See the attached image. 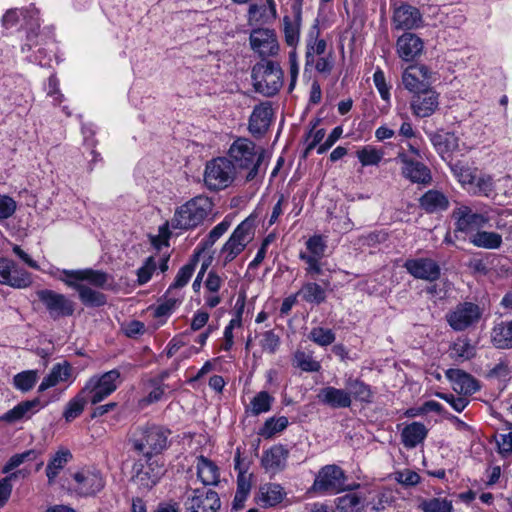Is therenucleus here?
Segmentation results:
<instances>
[{
	"label": "nucleus",
	"mask_w": 512,
	"mask_h": 512,
	"mask_svg": "<svg viewBox=\"0 0 512 512\" xmlns=\"http://www.w3.org/2000/svg\"><path fill=\"white\" fill-rule=\"evenodd\" d=\"M265 154L266 150L263 147L257 146L247 138L236 139L229 149L230 161L235 171L239 174L244 173L247 182L255 180L258 176Z\"/></svg>",
	"instance_id": "nucleus-1"
},
{
	"label": "nucleus",
	"mask_w": 512,
	"mask_h": 512,
	"mask_svg": "<svg viewBox=\"0 0 512 512\" xmlns=\"http://www.w3.org/2000/svg\"><path fill=\"white\" fill-rule=\"evenodd\" d=\"M213 209V203L207 196H196L176 209L172 226L176 229L189 230L201 225Z\"/></svg>",
	"instance_id": "nucleus-2"
},
{
	"label": "nucleus",
	"mask_w": 512,
	"mask_h": 512,
	"mask_svg": "<svg viewBox=\"0 0 512 512\" xmlns=\"http://www.w3.org/2000/svg\"><path fill=\"white\" fill-rule=\"evenodd\" d=\"M170 431L161 426L139 427L132 435L134 450L147 458L160 454L168 446Z\"/></svg>",
	"instance_id": "nucleus-3"
},
{
	"label": "nucleus",
	"mask_w": 512,
	"mask_h": 512,
	"mask_svg": "<svg viewBox=\"0 0 512 512\" xmlns=\"http://www.w3.org/2000/svg\"><path fill=\"white\" fill-rule=\"evenodd\" d=\"M256 92L266 97L278 93L283 84V70L279 63L263 60L254 65L251 73Z\"/></svg>",
	"instance_id": "nucleus-4"
},
{
	"label": "nucleus",
	"mask_w": 512,
	"mask_h": 512,
	"mask_svg": "<svg viewBox=\"0 0 512 512\" xmlns=\"http://www.w3.org/2000/svg\"><path fill=\"white\" fill-rule=\"evenodd\" d=\"M320 30L318 21L310 28L306 37V54H305V69L315 64V69L319 73L330 74L333 69L334 61L331 54L328 56L320 57L315 62V56H321L326 51V41L318 39Z\"/></svg>",
	"instance_id": "nucleus-5"
},
{
	"label": "nucleus",
	"mask_w": 512,
	"mask_h": 512,
	"mask_svg": "<svg viewBox=\"0 0 512 512\" xmlns=\"http://www.w3.org/2000/svg\"><path fill=\"white\" fill-rule=\"evenodd\" d=\"M255 234V219L247 217L243 220L230 235L222 246L220 255L223 256L224 265L233 261L247 245L252 241Z\"/></svg>",
	"instance_id": "nucleus-6"
},
{
	"label": "nucleus",
	"mask_w": 512,
	"mask_h": 512,
	"mask_svg": "<svg viewBox=\"0 0 512 512\" xmlns=\"http://www.w3.org/2000/svg\"><path fill=\"white\" fill-rule=\"evenodd\" d=\"M235 174L233 163L225 157H218L206 164L204 183L210 190H221L233 182Z\"/></svg>",
	"instance_id": "nucleus-7"
},
{
	"label": "nucleus",
	"mask_w": 512,
	"mask_h": 512,
	"mask_svg": "<svg viewBox=\"0 0 512 512\" xmlns=\"http://www.w3.org/2000/svg\"><path fill=\"white\" fill-rule=\"evenodd\" d=\"M120 372L112 369L100 376H92L85 384L84 392L90 396V402L95 405L111 395L120 383Z\"/></svg>",
	"instance_id": "nucleus-8"
},
{
	"label": "nucleus",
	"mask_w": 512,
	"mask_h": 512,
	"mask_svg": "<svg viewBox=\"0 0 512 512\" xmlns=\"http://www.w3.org/2000/svg\"><path fill=\"white\" fill-rule=\"evenodd\" d=\"M36 296L53 320L70 317L74 314L75 303L64 294L50 289H42L36 292Z\"/></svg>",
	"instance_id": "nucleus-9"
},
{
	"label": "nucleus",
	"mask_w": 512,
	"mask_h": 512,
	"mask_svg": "<svg viewBox=\"0 0 512 512\" xmlns=\"http://www.w3.org/2000/svg\"><path fill=\"white\" fill-rule=\"evenodd\" d=\"M482 316L481 308L472 302L459 303L449 314L447 322L455 331H464L479 322Z\"/></svg>",
	"instance_id": "nucleus-10"
},
{
	"label": "nucleus",
	"mask_w": 512,
	"mask_h": 512,
	"mask_svg": "<svg viewBox=\"0 0 512 512\" xmlns=\"http://www.w3.org/2000/svg\"><path fill=\"white\" fill-rule=\"evenodd\" d=\"M345 474L337 465H326L320 469L312 485L315 492H340L345 490Z\"/></svg>",
	"instance_id": "nucleus-11"
},
{
	"label": "nucleus",
	"mask_w": 512,
	"mask_h": 512,
	"mask_svg": "<svg viewBox=\"0 0 512 512\" xmlns=\"http://www.w3.org/2000/svg\"><path fill=\"white\" fill-rule=\"evenodd\" d=\"M395 160L401 164L402 176L412 183L428 184L432 180L429 168L424 163L411 158L405 151L400 150Z\"/></svg>",
	"instance_id": "nucleus-12"
},
{
	"label": "nucleus",
	"mask_w": 512,
	"mask_h": 512,
	"mask_svg": "<svg viewBox=\"0 0 512 512\" xmlns=\"http://www.w3.org/2000/svg\"><path fill=\"white\" fill-rule=\"evenodd\" d=\"M220 506L217 492L207 488L193 490L192 495L185 501L188 512H217Z\"/></svg>",
	"instance_id": "nucleus-13"
},
{
	"label": "nucleus",
	"mask_w": 512,
	"mask_h": 512,
	"mask_svg": "<svg viewBox=\"0 0 512 512\" xmlns=\"http://www.w3.org/2000/svg\"><path fill=\"white\" fill-rule=\"evenodd\" d=\"M251 48L258 53L263 60L274 56L279 51V44L273 30L267 28L254 29L249 37Z\"/></svg>",
	"instance_id": "nucleus-14"
},
{
	"label": "nucleus",
	"mask_w": 512,
	"mask_h": 512,
	"mask_svg": "<svg viewBox=\"0 0 512 512\" xmlns=\"http://www.w3.org/2000/svg\"><path fill=\"white\" fill-rule=\"evenodd\" d=\"M133 469L135 474L132 480L143 489H151L165 473L163 465L158 461H151V458H148L146 464L135 463Z\"/></svg>",
	"instance_id": "nucleus-15"
},
{
	"label": "nucleus",
	"mask_w": 512,
	"mask_h": 512,
	"mask_svg": "<svg viewBox=\"0 0 512 512\" xmlns=\"http://www.w3.org/2000/svg\"><path fill=\"white\" fill-rule=\"evenodd\" d=\"M438 108L439 93L431 87L411 97L410 109L412 114L418 118L430 117Z\"/></svg>",
	"instance_id": "nucleus-16"
},
{
	"label": "nucleus",
	"mask_w": 512,
	"mask_h": 512,
	"mask_svg": "<svg viewBox=\"0 0 512 512\" xmlns=\"http://www.w3.org/2000/svg\"><path fill=\"white\" fill-rule=\"evenodd\" d=\"M407 272L416 279L434 282L441 275L440 266L431 258L408 259L404 263Z\"/></svg>",
	"instance_id": "nucleus-17"
},
{
	"label": "nucleus",
	"mask_w": 512,
	"mask_h": 512,
	"mask_svg": "<svg viewBox=\"0 0 512 512\" xmlns=\"http://www.w3.org/2000/svg\"><path fill=\"white\" fill-rule=\"evenodd\" d=\"M76 486L75 491L83 496H90L98 493L104 487L101 474L97 471L81 470L73 475Z\"/></svg>",
	"instance_id": "nucleus-18"
},
{
	"label": "nucleus",
	"mask_w": 512,
	"mask_h": 512,
	"mask_svg": "<svg viewBox=\"0 0 512 512\" xmlns=\"http://www.w3.org/2000/svg\"><path fill=\"white\" fill-rule=\"evenodd\" d=\"M273 109L270 102H262L256 105L249 118V131L255 136L264 135L272 122Z\"/></svg>",
	"instance_id": "nucleus-19"
},
{
	"label": "nucleus",
	"mask_w": 512,
	"mask_h": 512,
	"mask_svg": "<svg viewBox=\"0 0 512 512\" xmlns=\"http://www.w3.org/2000/svg\"><path fill=\"white\" fill-rule=\"evenodd\" d=\"M453 217L456 219V232H468L488 223V218L479 213H473L471 208L462 205L454 210Z\"/></svg>",
	"instance_id": "nucleus-20"
},
{
	"label": "nucleus",
	"mask_w": 512,
	"mask_h": 512,
	"mask_svg": "<svg viewBox=\"0 0 512 512\" xmlns=\"http://www.w3.org/2000/svg\"><path fill=\"white\" fill-rule=\"evenodd\" d=\"M393 23L396 29L411 30L421 25L422 16L416 7L403 4L395 9Z\"/></svg>",
	"instance_id": "nucleus-21"
},
{
	"label": "nucleus",
	"mask_w": 512,
	"mask_h": 512,
	"mask_svg": "<svg viewBox=\"0 0 512 512\" xmlns=\"http://www.w3.org/2000/svg\"><path fill=\"white\" fill-rule=\"evenodd\" d=\"M319 402L331 408H349L352 404L351 394L347 389L327 386L319 390L317 394Z\"/></svg>",
	"instance_id": "nucleus-22"
},
{
	"label": "nucleus",
	"mask_w": 512,
	"mask_h": 512,
	"mask_svg": "<svg viewBox=\"0 0 512 512\" xmlns=\"http://www.w3.org/2000/svg\"><path fill=\"white\" fill-rule=\"evenodd\" d=\"M446 377L452 382L454 391L460 394L472 395L480 389L478 381L461 369H448Z\"/></svg>",
	"instance_id": "nucleus-23"
},
{
	"label": "nucleus",
	"mask_w": 512,
	"mask_h": 512,
	"mask_svg": "<svg viewBox=\"0 0 512 512\" xmlns=\"http://www.w3.org/2000/svg\"><path fill=\"white\" fill-rule=\"evenodd\" d=\"M63 282L78 292L79 299L85 306L99 307L106 304V296L86 284L75 280H63Z\"/></svg>",
	"instance_id": "nucleus-24"
},
{
	"label": "nucleus",
	"mask_w": 512,
	"mask_h": 512,
	"mask_svg": "<svg viewBox=\"0 0 512 512\" xmlns=\"http://www.w3.org/2000/svg\"><path fill=\"white\" fill-rule=\"evenodd\" d=\"M63 274L65 278L62 281L75 280L79 283L86 281L97 288H103L108 281V275L105 272L93 269L64 270Z\"/></svg>",
	"instance_id": "nucleus-25"
},
{
	"label": "nucleus",
	"mask_w": 512,
	"mask_h": 512,
	"mask_svg": "<svg viewBox=\"0 0 512 512\" xmlns=\"http://www.w3.org/2000/svg\"><path fill=\"white\" fill-rule=\"evenodd\" d=\"M423 51V41L413 33H404L397 40V52L405 61H411Z\"/></svg>",
	"instance_id": "nucleus-26"
},
{
	"label": "nucleus",
	"mask_w": 512,
	"mask_h": 512,
	"mask_svg": "<svg viewBox=\"0 0 512 512\" xmlns=\"http://www.w3.org/2000/svg\"><path fill=\"white\" fill-rule=\"evenodd\" d=\"M288 450L282 445H274L263 453L261 464L267 471L277 472L286 465Z\"/></svg>",
	"instance_id": "nucleus-27"
},
{
	"label": "nucleus",
	"mask_w": 512,
	"mask_h": 512,
	"mask_svg": "<svg viewBox=\"0 0 512 512\" xmlns=\"http://www.w3.org/2000/svg\"><path fill=\"white\" fill-rule=\"evenodd\" d=\"M427 135L433 147L442 158H444L445 154L456 150L459 146V139L454 133L436 131L429 132Z\"/></svg>",
	"instance_id": "nucleus-28"
},
{
	"label": "nucleus",
	"mask_w": 512,
	"mask_h": 512,
	"mask_svg": "<svg viewBox=\"0 0 512 512\" xmlns=\"http://www.w3.org/2000/svg\"><path fill=\"white\" fill-rule=\"evenodd\" d=\"M428 429L423 423L412 422L405 426L401 432V440L404 447L415 448L427 437Z\"/></svg>",
	"instance_id": "nucleus-29"
},
{
	"label": "nucleus",
	"mask_w": 512,
	"mask_h": 512,
	"mask_svg": "<svg viewBox=\"0 0 512 512\" xmlns=\"http://www.w3.org/2000/svg\"><path fill=\"white\" fill-rule=\"evenodd\" d=\"M197 476L201 482L207 485H217L220 481V472L218 466L210 459L199 456L197 457Z\"/></svg>",
	"instance_id": "nucleus-30"
},
{
	"label": "nucleus",
	"mask_w": 512,
	"mask_h": 512,
	"mask_svg": "<svg viewBox=\"0 0 512 512\" xmlns=\"http://www.w3.org/2000/svg\"><path fill=\"white\" fill-rule=\"evenodd\" d=\"M71 371V366L67 362L55 364L50 373L43 378L38 387V392H44L49 388L55 387L60 382L67 381L71 376Z\"/></svg>",
	"instance_id": "nucleus-31"
},
{
	"label": "nucleus",
	"mask_w": 512,
	"mask_h": 512,
	"mask_svg": "<svg viewBox=\"0 0 512 512\" xmlns=\"http://www.w3.org/2000/svg\"><path fill=\"white\" fill-rule=\"evenodd\" d=\"M419 201L420 206L428 213L444 211L449 206L447 197L437 190L427 191Z\"/></svg>",
	"instance_id": "nucleus-32"
},
{
	"label": "nucleus",
	"mask_w": 512,
	"mask_h": 512,
	"mask_svg": "<svg viewBox=\"0 0 512 512\" xmlns=\"http://www.w3.org/2000/svg\"><path fill=\"white\" fill-rule=\"evenodd\" d=\"M286 493L281 485L268 483L259 489V502L263 506H275L282 502Z\"/></svg>",
	"instance_id": "nucleus-33"
},
{
	"label": "nucleus",
	"mask_w": 512,
	"mask_h": 512,
	"mask_svg": "<svg viewBox=\"0 0 512 512\" xmlns=\"http://www.w3.org/2000/svg\"><path fill=\"white\" fill-rule=\"evenodd\" d=\"M491 339L494 346L498 349L512 348V328L510 321L495 325L492 329Z\"/></svg>",
	"instance_id": "nucleus-34"
},
{
	"label": "nucleus",
	"mask_w": 512,
	"mask_h": 512,
	"mask_svg": "<svg viewBox=\"0 0 512 512\" xmlns=\"http://www.w3.org/2000/svg\"><path fill=\"white\" fill-rule=\"evenodd\" d=\"M88 401H90V396L87 392H84V388H82L81 391L67 403L63 412L65 420L71 422L80 416Z\"/></svg>",
	"instance_id": "nucleus-35"
},
{
	"label": "nucleus",
	"mask_w": 512,
	"mask_h": 512,
	"mask_svg": "<svg viewBox=\"0 0 512 512\" xmlns=\"http://www.w3.org/2000/svg\"><path fill=\"white\" fill-rule=\"evenodd\" d=\"M345 386L348 393L351 394L355 400L365 403L372 401V392L370 386L359 379L349 377L345 380Z\"/></svg>",
	"instance_id": "nucleus-36"
},
{
	"label": "nucleus",
	"mask_w": 512,
	"mask_h": 512,
	"mask_svg": "<svg viewBox=\"0 0 512 512\" xmlns=\"http://www.w3.org/2000/svg\"><path fill=\"white\" fill-rule=\"evenodd\" d=\"M72 458V454L69 450H59L48 462L46 467V476L48 482L51 484L54 479L58 476L59 472L64 468L68 461Z\"/></svg>",
	"instance_id": "nucleus-37"
},
{
	"label": "nucleus",
	"mask_w": 512,
	"mask_h": 512,
	"mask_svg": "<svg viewBox=\"0 0 512 512\" xmlns=\"http://www.w3.org/2000/svg\"><path fill=\"white\" fill-rule=\"evenodd\" d=\"M402 84L413 95L430 88V82L421 79L411 66L403 72Z\"/></svg>",
	"instance_id": "nucleus-38"
},
{
	"label": "nucleus",
	"mask_w": 512,
	"mask_h": 512,
	"mask_svg": "<svg viewBox=\"0 0 512 512\" xmlns=\"http://www.w3.org/2000/svg\"><path fill=\"white\" fill-rule=\"evenodd\" d=\"M453 175L462 186L473 184L476 178V169H473L467 162L457 160L449 164Z\"/></svg>",
	"instance_id": "nucleus-39"
},
{
	"label": "nucleus",
	"mask_w": 512,
	"mask_h": 512,
	"mask_svg": "<svg viewBox=\"0 0 512 512\" xmlns=\"http://www.w3.org/2000/svg\"><path fill=\"white\" fill-rule=\"evenodd\" d=\"M470 241L476 247L498 249L502 244V236L496 232L477 231Z\"/></svg>",
	"instance_id": "nucleus-40"
},
{
	"label": "nucleus",
	"mask_w": 512,
	"mask_h": 512,
	"mask_svg": "<svg viewBox=\"0 0 512 512\" xmlns=\"http://www.w3.org/2000/svg\"><path fill=\"white\" fill-rule=\"evenodd\" d=\"M300 21V9H297L294 20H292L289 16H284L283 18V30L285 35V41L289 46H295L299 41Z\"/></svg>",
	"instance_id": "nucleus-41"
},
{
	"label": "nucleus",
	"mask_w": 512,
	"mask_h": 512,
	"mask_svg": "<svg viewBox=\"0 0 512 512\" xmlns=\"http://www.w3.org/2000/svg\"><path fill=\"white\" fill-rule=\"evenodd\" d=\"M40 406L39 398H35L28 401H23L16 405L14 408L7 411L0 417V420L6 421L9 423L18 421L22 419L28 412L32 411L34 408Z\"/></svg>",
	"instance_id": "nucleus-42"
},
{
	"label": "nucleus",
	"mask_w": 512,
	"mask_h": 512,
	"mask_svg": "<svg viewBox=\"0 0 512 512\" xmlns=\"http://www.w3.org/2000/svg\"><path fill=\"white\" fill-rule=\"evenodd\" d=\"M197 263L198 255L195 254L193 259L189 263L185 264L183 267L180 268L175 277L174 282L168 288L167 294H171L173 290L182 288L187 285L195 271Z\"/></svg>",
	"instance_id": "nucleus-43"
},
{
	"label": "nucleus",
	"mask_w": 512,
	"mask_h": 512,
	"mask_svg": "<svg viewBox=\"0 0 512 512\" xmlns=\"http://www.w3.org/2000/svg\"><path fill=\"white\" fill-rule=\"evenodd\" d=\"M297 295L308 303L320 304L326 299L325 290L315 282L305 283L298 291Z\"/></svg>",
	"instance_id": "nucleus-44"
},
{
	"label": "nucleus",
	"mask_w": 512,
	"mask_h": 512,
	"mask_svg": "<svg viewBox=\"0 0 512 512\" xmlns=\"http://www.w3.org/2000/svg\"><path fill=\"white\" fill-rule=\"evenodd\" d=\"M475 354L476 349L467 338L457 339L451 346L450 356L456 361L470 360Z\"/></svg>",
	"instance_id": "nucleus-45"
},
{
	"label": "nucleus",
	"mask_w": 512,
	"mask_h": 512,
	"mask_svg": "<svg viewBox=\"0 0 512 512\" xmlns=\"http://www.w3.org/2000/svg\"><path fill=\"white\" fill-rule=\"evenodd\" d=\"M231 226V221L226 217L222 222L217 224L199 244V251L196 253L199 255L201 252L210 249L216 241L227 232Z\"/></svg>",
	"instance_id": "nucleus-46"
},
{
	"label": "nucleus",
	"mask_w": 512,
	"mask_h": 512,
	"mask_svg": "<svg viewBox=\"0 0 512 512\" xmlns=\"http://www.w3.org/2000/svg\"><path fill=\"white\" fill-rule=\"evenodd\" d=\"M292 365L304 372H318L321 369L320 362L316 361L311 354L301 350L294 353Z\"/></svg>",
	"instance_id": "nucleus-47"
},
{
	"label": "nucleus",
	"mask_w": 512,
	"mask_h": 512,
	"mask_svg": "<svg viewBox=\"0 0 512 512\" xmlns=\"http://www.w3.org/2000/svg\"><path fill=\"white\" fill-rule=\"evenodd\" d=\"M336 507L339 512H362L363 499L356 494H345L336 499Z\"/></svg>",
	"instance_id": "nucleus-48"
},
{
	"label": "nucleus",
	"mask_w": 512,
	"mask_h": 512,
	"mask_svg": "<svg viewBox=\"0 0 512 512\" xmlns=\"http://www.w3.org/2000/svg\"><path fill=\"white\" fill-rule=\"evenodd\" d=\"M467 189L475 195L489 197L494 191V182L490 175H476L473 184H470Z\"/></svg>",
	"instance_id": "nucleus-49"
},
{
	"label": "nucleus",
	"mask_w": 512,
	"mask_h": 512,
	"mask_svg": "<svg viewBox=\"0 0 512 512\" xmlns=\"http://www.w3.org/2000/svg\"><path fill=\"white\" fill-rule=\"evenodd\" d=\"M418 507L423 512H453L452 502L445 498L423 499Z\"/></svg>",
	"instance_id": "nucleus-50"
},
{
	"label": "nucleus",
	"mask_w": 512,
	"mask_h": 512,
	"mask_svg": "<svg viewBox=\"0 0 512 512\" xmlns=\"http://www.w3.org/2000/svg\"><path fill=\"white\" fill-rule=\"evenodd\" d=\"M37 380L38 372L36 370H26L14 376L13 384L16 389L28 392L35 386Z\"/></svg>",
	"instance_id": "nucleus-51"
},
{
	"label": "nucleus",
	"mask_w": 512,
	"mask_h": 512,
	"mask_svg": "<svg viewBox=\"0 0 512 512\" xmlns=\"http://www.w3.org/2000/svg\"><path fill=\"white\" fill-rule=\"evenodd\" d=\"M362 166L378 165L383 158L384 153L370 145L364 146L356 153Z\"/></svg>",
	"instance_id": "nucleus-52"
},
{
	"label": "nucleus",
	"mask_w": 512,
	"mask_h": 512,
	"mask_svg": "<svg viewBox=\"0 0 512 512\" xmlns=\"http://www.w3.org/2000/svg\"><path fill=\"white\" fill-rule=\"evenodd\" d=\"M8 280L10 282L6 283V285L13 287V288H17V289L26 288V287L30 286L32 283L31 274L29 272H27L26 270L18 267V265L15 262H14V268L11 269L10 276H9Z\"/></svg>",
	"instance_id": "nucleus-53"
},
{
	"label": "nucleus",
	"mask_w": 512,
	"mask_h": 512,
	"mask_svg": "<svg viewBox=\"0 0 512 512\" xmlns=\"http://www.w3.org/2000/svg\"><path fill=\"white\" fill-rule=\"evenodd\" d=\"M288 426V418L281 416L278 418L271 417L264 423L263 428L260 430V435L265 438H270L276 433L283 431Z\"/></svg>",
	"instance_id": "nucleus-54"
},
{
	"label": "nucleus",
	"mask_w": 512,
	"mask_h": 512,
	"mask_svg": "<svg viewBox=\"0 0 512 512\" xmlns=\"http://www.w3.org/2000/svg\"><path fill=\"white\" fill-rule=\"evenodd\" d=\"M273 398L266 391L259 392L250 402L251 412L257 416L271 409Z\"/></svg>",
	"instance_id": "nucleus-55"
},
{
	"label": "nucleus",
	"mask_w": 512,
	"mask_h": 512,
	"mask_svg": "<svg viewBox=\"0 0 512 512\" xmlns=\"http://www.w3.org/2000/svg\"><path fill=\"white\" fill-rule=\"evenodd\" d=\"M309 339L319 346H328L335 341V334L331 329L315 327L309 333Z\"/></svg>",
	"instance_id": "nucleus-56"
},
{
	"label": "nucleus",
	"mask_w": 512,
	"mask_h": 512,
	"mask_svg": "<svg viewBox=\"0 0 512 512\" xmlns=\"http://www.w3.org/2000/svg\"><path fill=\"white\" fill-rule=\"evenodd\" d=\"M168 295L166 293L165 300L154 309L153 316L155 318L168 317L180 302L178 298L167 297Z\"/></svg>",
	"instance_id": "nucleus-57"
},
{
	"label": "nucleus",
	"mask_w": 512,
	"mask_h": 512,
	"mask_svg": "<svg viewBox=\"0 0 512 512\" xmlns=\"http://www.w3.org/2000/svg\"><path fill=\"white\" fill-rule=\"evenodd\" d=\"M35 455L36 453L34 450H28L23 453L13 455L12 457H10L8 462L3 467L2 472L10 473L12 470L20 466L26 460L34 459Z\"/></svg>",
	"instance_id": "nucleus-58"
},
{
	"label": "nucleus",
	"mask_w": 512,
	"mask_h": 512,
	"mask_svg": "<svg viewBox=\"0 0 512 512\" xmlns=\"http://www.w3.org/2000/svg\"><path fill=\"white\" fill-rule=\"evenodd\" d=\"M486 378L489 380H497L503 384L510 379V370L508 365L501 361L493 367L487 374Z\"/></svg>",
	"instance_id": "nucleus-59"
},
{
	"label": "nucleus",
	"mask_w": 512,
	"mask_h": 512,
	"mask_svg": "<svg viewBox=\"0 0 512 512\" xmlns=\"http://www.w3.org/2000/svg\"><path fill=\"white\" fill-rule=\"evenodd\" d=\"M373 81L381 98L384 101L389 102L390 86L386 83L384 72L380 68H377L376 71L374 72Z\"/></svg>",
	"instance_id": "nucleus-60"
},
{
	"label": "nucleus",
	"mask_w": 512,
	"mask_h": 512,
	"mask_svg": "<svg viewBox=\"0 0 512 512\" xmlns=\"http://www.w3.org/2000/svg\"><path fill=\"white\" fill-rule=\"evenodd\" d=\"M260 344L264 351L272 354L278 349L280 339L273 331L269 330L262 334Z\"/></svg>",
	"instance_id": "nucleus-61"
},
{
	"label": "nucleus",
	"mask_w": 512,
	"mask_h": 512,
	"mask_svg": "<svg viewBox=\"0 0 512 512\" xmlns=\"http://www.w3.org/2000/svg\"><path fill=\"white\" fill-rule=\"evenodd\" d=\"M17 208V204L13 198L7 195H0V219H8Z\"/></svg>",
	"instance_id": "nucleus-62"
},
{
	"label": "nucleus",
	"mask_w": 512,
	"mask_h": 512,
	"mask_svg": "<svg viewBox=\"0 0 512 512\" xmlns=\"http://www.w3.org/2000/svg\"><path fill=\"white\" fill-rule=\"evenodd\" d=\"M306 247L312 254L311 256L322 257L325 252L326 244L320 235H314L307 240Z\"/></svg>",
	"instance_id": "nucleus-63"
},
{
	"label": "nucleus",
	"mask_w": 512,
	"mask_h": 512,
	"mask_svg": "<svg viewBox=\"0 0 512 512\" xmlns=\"http://www.w3.org/2000/svg\"><path fill=\"white\" fill-rule=\"evenodd\" d=\"M155 268L156 264L154 258H147L145 264L137 270L138 283L140 285L147 283L151 279L152 273L155 270Z\"/></svg>",
	"instance_id": "nucleus-64"
}]
</instances>
